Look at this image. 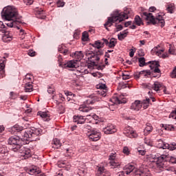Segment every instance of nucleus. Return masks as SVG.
Masks as SVG:
<instances>
[{
    "label": "nucleus",
    "instance_id": "obj_1",
    "mask_svg": "<svg viewBox=\"0 0 176 176\" xmlns=\"http://www.w3.org/2000/svg\"><path fill=\"white\" fill-rule=\"evenodd\" d=\"M130 13H131V10L130 9H127L124 12L115 11L111 14V16L108 18V21L104 24L106 30H108V28H107V25H109V27L112 25V23H121L123 20H127V19H129V16H130Z\"/></svg>",
    "mask_w": 176,
    "mask_h": 176
},
{
    "label": "nucleus",
    "instance_id": "obj_2",
    "mask_svg": "<svg viewBox=\"0 0 176 176\" xmlns=\"http://www.w3.org/2000/svg\"><path fill=\"white\" fill-rule=\"evenodd\" d=\"M1 17L7 21H10V20H20L21 19V16L19 15V12H17V10L10 6L5 7L3 9Z\"/></svg>",
    "mask_w": 176,
    "mask_h": 176
},
{
    "label": "nucleus",
    "instance_id": "obj_3",
    "mask_svg": "<svg viewBox=\"0 0 176 176\" xmlns=\"http://www.w3.org/2000/svg\"><path fill=\"white\" fill-rule=\"evenodd\" d=\"M152 159H153V160L151 162L156 163L157 167H159V168H162L163 166H164V162H168V160H169V162L172 164H176V157H170L168 155L162 154L161 155H153Z\"/></svg>",
    "mask_w": 176,
    "mask_h": 176
},
{
    "label": "nucleus",
    "instance_id": "obj_4",
    "mask_svg": "<svg viewBox=\"0 0 176 176\" xmlns=\"http://www.w3.org/2000/svg\"><path fill=\"white\" fill-rule=\"evenodd\" d=\"M41 135V131L38 129L33 128L32 129H27L25 131L23 135V140L25 141H38L39 140V136Z\"/></svg>",
    "mask_w": 176,
    "mask_h": 176
},
{
    "label": "nucleus",
    "instance_id": "obj_5",
    "mask_svg": "<svg viewBox=\"0 0 176 176\" xmlns=\"http://www.w3.org/2000/svg\"><path fill=\"white\" fill-rule=\"evenodd\" d=\"M142 17H144V19H146L147 21H150V23H152L153 25H155V24H161L162 28H163V27L164 26V19H163V16H162V15L160 14L155 18L153 14L151 12H143Z\"/></svg>",
    "mask_w": 176,
    "mask_h": 176
},
{
    "label": "nucleus",
    "instance_id": "obj_6",
    "mask_svg": "<svg viewBox=\"0 0 176 176\" xmlns=\"http://www.w3.org/2000/svg\"><path fill=\"white\" fill-rule=\"evenodd\" d=\"M8 142L12 146L11 150L13 152H18L20 147L23 145L21 143L23 142V139L19 138V136H12L8 139Z\"/></svg>",
    "mask_w": 176,
    "mask_h": 176
},
{
    "label": "nucleus",
    "instance_id": "obj_7",
    "mask_svg": "<svg viewBox=\"0 0 176 176\" xmlns=\"http://www.w3.org/2000/svg\"><path fill=\"white\" fill-rule=\"evenodd\" d=\"M124 173L126 175H131V176H140L141 170L135 168L133 164H127L124 167Z\"/></svg>",
    "mask_w": 176,
    "mask_h": 176
},
{
    "label": "nucleus",
    "instance_id": "obj_8",
    "mask_svg": "<svg viewBox=\"0 0 176 176\" xmlns=\"http://www.w3.org/2000/svg\"><path fill=\"white\" fill-rule=\"evenodd\" d=\"M157 146L160 149H168L169 151H175L176 143L173 142L172 144H168V143L162 140V139H160L157 143Z\"/></svg>",
    "mask_w": 176,
    "mask_h": 176
},
{
    "label": "nucleus",
    "instance_id": "obj_9",
    "mask_svg": "<svg viewBox=\"0 0 176 176\" xmlns=\"http://www.w3.org/2000/svg\"><path fill=\"white\" fill-rule=\"evenodd\" d=\"M144 86H145L146 89H149V90H151V89H153V90H155V91H160V90H163L164 93L166 94V91H167L166 89V87H164L163 84L157 81H155L153 85H151L149 83L144 84Z\"/></svg>",
    "mask_w": 176,
    "mask_h": 176
},
{
    "label": "nucleus",
    "instance_id": "obj_10",
    "mask_svg": "<svg viewBox=\"0 0 176 176\" xmlns=\"http://www.w3.org/2000/svg\"><path fill=\"white\" fill-rule=\"evenodd\" d=\"M18 152H19V156L22 160H25L26 159L31 157V149H30L28 147L23 146V144L20 146Z\"/></svg>",
    "mask_w": 176,
    "mask_h": 176
},
{
    "label": "nucleus",
    "instance_id": "obj_11",
    "mask_svg": "<svg viewBox=\"0 0 176 176\" xmlns=\"http://www.w3.org/2000/svg\"><path fill=\"white\" fill-rule=\"evenodd\" d=\"M87 136L91 140V141H98L101 138V133L96 129L90 130Z\"/></svg>",
    "mask_w": 176,
    "mask_h": 176
},
{
    "label": "nucleus",
    "instance_id": "obj_12",
    "mask_svg": "<svg viewBox=\"0 0 176 176\" xmlns=\"http://www.w3.org/2000/svg\"><path fill=\"white\" fill-rule=\"evenodd\" d=\"M124 134L129 138H137L138 137V134L133 130V128L130 126H126L124 129Z\"/></svg>",
    "mask_w": 176,
    "mask_h": 176
},
{
    "label": "nucleus",
    "instance_id": "obj_13",
    "mask_svg": "<svg viewBox=\"0 0 176 176\" xmlns=\"http://www.w3.org/2000/svg\"><path fill=\"white\" fill-rule=\"evenodd\" d=\"M102 131L104 133V134H113V133H116L117 129L115 125L108 124L106 127L103 128Z\"/></svg>",
    "mask_w": 176,
    "mask_h": 176
},
{
    "label": "nucleus",
    "instance_id": "obj_14",
    "mask_svg": "<svg viewBox=\"0 0 176 176\" xmlns=\"http://www.w3.org/2000/svg\"><path fill=\"white\" fill-rule=\"evenodd\" d=\"M73 121L74 123H77V124H84L87 122V119L85 118L83 116H74L73 117Z\"/></svg>",
    "mask_w": 176,
    "mask_h": 176
},
{
    "label": "nucleus",
    "instance_id": "obj_15",
    "mask_svg": "<svg viewBox=\"0 0 176 176\" xmlns=\"http://www.w3.org/2000/svg\"><path fill=\"white\" fill-rule=\"evenodd\" d=\"M151 69H153V72L155 74H160V65L159 64V61L153 60L151 62V64L149 65Z\"/></svg>",
    "mask_w": 176,
    "mask_h": 176
},
{
    "label": "nucleus",
    "instance_id": "obj_16",
    "mask_svg": "<svg viewBox=\"0 0 176 176\" xmlns=\"http://www.w3.org/2000/svg\"><path fill=\"white\" fill-rule=\"evenodd\" d=\"M98 176H111V173L107 170V169L104 168V167H98L97 170Z\"/></svg>",
    "mask_w": 176,
    "mask_h": 176
},
{
    "label": "nucleus",
    "instance_id": "obj_17",
    "mask_svg": "<svg viewBox=\"0 0 176 176\" xmlns=\"http://www.w3.org/2000/svg\"><path fill=\"white\" fill-rule=\"evenodd\" d=\"M2 41L3 42L7 43L10 42L13 39V36L12 33H10L8 31H6L3 33Z\"/></svg>",
    "mask_w": 176,
    "mask_h": 176
},
{
    "label": "nucleus",
    "instance_id": "obj_18",
    "mask_svg": "<svg viewBox=\"0 0 176 176\" xmlns=\"http://www.w3.org/2000/svg\"><path fill=\"white\" fill-rule=\"evenodd\" d=\"M142 108V105L141 104L140 100H135L132 104L131 105V109L133 111H138L140 109Z\"/></svg>",
    "mask_w": 176,
    "mask_h": 176
},
{
    "label": "nucleus",
    "instance_id": "obj_19",
    "mask_svg": "<svg viewBox=\"0 0 176 176\" xmlns=\"http://www.w3.org/2000/svg\"><path fill=\"white\" fill-rule=\"evenodd\" d=\"M8 22L6 23V25L8 27H10V28H12V27H16L18 30H20V28H19V26L17 25L18 23H20L19 19L16 20H10V21H8Z\"/></svg>",
    "mask_w": 176,
    "mask_h": 176
},
{
    "label": "nucleus",
    "instance_id": "obj_20",
    "mask_svg": "<svg viewBox=\"0 0 176 176\" xmlns=\"http://www.w3.org/2000/svg\"><path fill=\"white\" fill-rule=\"evenodd\" d=\"M65 67L67 68H78V65L76 60H69L67 63H65Z\"/></svg>",
    "mask_w": 176,
    "mask_h": 176
},
{
    "label": "nucleus",
    "instance_id": "obj_21",
    "mask_svg": "<svg viewBox=\"0 0 176 176\" xmlns=\"http://www.w3.org/2000/svg\"><path fill=\"white\" fill-rule=\"evenodd\" d=\"M37 115L41 116V118H42V119H43V120H44V122H49V120H50V117L49 116V114H47L46 112L38 111L37 113Z\"/></svg>",
    "mask_w": 176,
    "mask_h": 176
},
{
    "label": "nucleus",
    "instance_id": "obj_22",
    "mask_svg": "<svg viewBox=\"0 0 176 176\" xmlns=\"http://www.w3.org/2000/svg\"><path fill=\"white\" fill-rule=\"evenodd\" d=\"M78 110L80 111V112H82L84 113H87L90 112V111H91V107H89L86 106V104H83L80 105Z\"/></svg>",
    "mask_w": 176,
    "mask_h": 176
},
{
    "label": "nucleus",
    "instance_id": "obj_23",
    "mask_svg": "<svg viewBox=\"0 0 176 176\" xmlns=\"http://www.w3.org/2000/svg\"><path fill=\"white\" fill-rule=\"evenodd\" d=\"M152 130H153V127H152V125L149 123H147L144 130V135H148V134H151V133L152 132Z\"/></svg>",
    "mask_w": 176,
    "mask_h": 176
},
{
    "label": "nucleus",
    "instance_id": "obj_24",
    "mask_svg": "<svg viewBox=\"0 0 176 176\" xmlns=\"http://www.w3.org/2000/svg\"><path fill=\"white\" fill-rule=\"evenodd\" d=\"M73 57H74V58H76V61H80V60H82V58H83V53L82 52V51H76Z\"/></svg>",
    "mask_w": 176,
    "mask_h": 176
},
{
    "label": "nucleus",
    "instance_id": "obj_25",
    "mask_svg": "<svg viewBox=\"0 0 176 176\" xmlns=\"http://www.w3.org/2000/svg\"><path fill=\"white\" fill-rule=\"evenodd\" d=\"M93 47H95V49H101L104 47V43L102 41L98 40L94 42V44H92Z\"/></svg>",
    "mask_w": 176,
    "mask_h": 176
},
{
    "label": "nucleus",
    "instance_id": "obj_26",
    "mask_svg": "<svg viewBox=\"0 0 176 176\" xmlns=\"http://www.w3.org/2000/svg\"><path fill=\"white\" fill-rule=\"evenodd\" d=\"M30 175H34V174H41V171L39 168L34 167L28 170Z\"/></svg>",
    "mask_w": 176,
    "mask_h": 176
},
{
    "label": "nucleus",
    "instance_id": "obj_27",
    "mask_svg": "<svg viewBox=\"0 0 176 176\" xmlns=\"http://www.w3.org/2000/svg\"><path fill=\"white\" fill-rule=\"evenodd\" d=\"M32 79H34V76L30 74L25 75L23 79V83H32Z\"/></svg>",
    "mask_w": 176,
    "mask_h": 176
},
{
    "label": "nucleus",
    "instance_id": "obj_28",
    "mask_svg": "<svg viewBox=\"0 0 176 176\" xmlns=\"http://www.w3.org/2000/svg\"><path fill=\"white\" fill-rule=\"evenodd\" d=\"M127 34H129V32L127 31V30H124V31L121 32L120 33H119L118 34V38L119 41H123V39H124V38H126V36H127Z\"/></svg>",
    "mask_w": 176,
    "mask_h": 176
},
{
    "label": "nucleus",
    "instance_id": "obj_29",
    "mask_svg": "<svg viewBox=\"0 0 176 176\" xmlns=\"http://www.w3.org/2000/svg\"><path fill=\"white\" fill-rule=\"evenodd\" d=\"M148 64H152V61H148V63L145 62V58L141 57L139 58V67H145Z\"/></svg>",
    "mask_w": 176,
    "mask_h": 176
},
{
    "label": "nucleus",
    "instance_id": "obj_30",
    "mask_svg": "<svg viewBox=\"0 0 176 176\" xmlns=\"http://www.w3.org/2000/svg\"><path fill=\"white\" fill-rule=\"evenodd\" d=\"M23 129H25V128H24L23 126H20L18 124H16L12 126L11 130L12 131H14V133H19L20 131H23Z\"/></svg>",
    "mask_w": 176,
    "mask_h": 176
},
{
    "label": "nucleus",
    "instance_id": "obj_31",
    "mask_svg": "<svg viewBox=\"0 0 176 176\" xmlns=\"http://www.w3.org/2000/svg\"><path fill=\"white\" fill-rule=\"evenodd\" d=\"M25 91L26 93H31V91H32V82H25Z\"/></svg>",
    "mask_w": 176,
    "mask_h": 176
},
{
    "label": "nucleus",
    "instance_id": "obj_32",
    "mask_svg": "<svg viewBox=\"0 0 176 176\" xmlns=\"http://www.w3.org/2000/svg\"><path fill=\"white\" fill-rule=\"evenodd\" d=\"M149 101H151L149 98H146L141 102V105L143 107V109H146L148 107H149Z\"/></svg>",
    "mask_w": 176,
    "mask_h": 176
},
{
    "label": "nucleus",
    "instance_id": "obj_33",
    "mask_svg": "<svg viewBox=\"0 0 176 176\" xmlns=\"http://www.w3.org/2000/svg\"><path fill=\"white\" fill-rule=\"evenodd\" d=\"M52 99L55 100V101L56 102V104H58V100H61V101H64V100H65V98L63 96V94H59L57 96H56V95L53 96Z\"/></svg>",
    "mask_w": 176,
    "mask_h": 176
},
{
    "label": "nucleus",
    "instance_id": "obj_34",
    "mask_svg": "<svg viewBox=\"0 0 176 176\" xmlns=\"http://www.w3.org/2000/svg\"><path fill=\"white\" fill-rule=\"evenodd\" d=\"M116 43H118V42L116 41V38H113L110 39L107 46L108 47H110L111 49H112L116 46Z\"/></svg>",
    "mask_w": 176,
    "mask_h": 176
},
{
    "label": "nucleus",
    "instance_id": "obj_35",
    "mask_svg": "<svg viewBox=\"0 0 176 176\" xmlns=\"http://www.w3.org/2000/svg\"><path fill=\"white\" fill-rule=\"evenodd\" d=\"M134 23L136 24V25H142L144 23L142 22V19H141V17L138 15H136L134 19Z\"/></svg>",
    "mask_w": 176,
    "mask_h": 176
},
{
    "label": "nucleus",
    "instance_id": "obj_36",
    "mask_svg": "<svg viewBox=\"0 0 176 176\" xmlns=\"http://www.w3.org/2000/svg\"><path fill=\"white\" fill-rule=\"evenodd\" d=\"M113 100L114 101V104H126V100L124 99H122V98L114 97Z\"/></svg>",
    "mask_w": 176,
    "mask_h": 176
},
{
    "label": "nucleus",
    "instance_id": "obj_37",
    "mask_svg": "<svg viewBox=\"0 0 176 176\" xmlns=\"http://www.w3.org/2000/svg\"><path fill=\"white\" fill-rule=\"evenodd\" d=\"M61 146V142H60V140L55 138L54 139V146L52 148H54L55 149H58Z\"/></svg>",
    "mask_w": 176,
    "mask_h": 176
},
{
    "label": "nucleus",
    "instance_id": "obj_38",
    "mask_svg": "<svg viewBox=\"0 0 176 176\" xmlns=\"http://www.w3.org/2000/svg\"><path fill=\"white\" fill-rule=\"evenodd\" d=\"M109 164L111 166V168H118V167H120V163L118 162V160L110 161Z\"/></svg>",
    "mask_w": 176,
    "mask_h": 176
},
{
    "label": "nucleus",
    "instance_id": "obj_39",
    "mask_svg": "<svg viewBox=\"0 0 176 176\" xmlns=\"http://www.w3.org/2000/svg\"><path fill=\"white\" fill-rule=\"evenodd\" d=\"M89 58L92 60L93 63H96V61L100 60V55L98 54H93L89 56Z\"/></svg>",
    "mask_w": 176,
    "mask_h": 176
},
{
    "label": "nucleus",
    "instance_id": "obj_40",
    "mask_svg": "<svg viewBox=\"0 0 176 176\" xmlns=\"http://www.w3.org/2000/svg\"><path fill=\"white\" fill-rule=\"evenodd\" d=\"M8 155V152H6V150L5 149V147L2 146V144H0V157L2 156L3 157H5Z\"/></svg>",
    "mask_w": 176,
    "mask_h": 176
},
{
    "label": "nucleus",
    "instance_id": "obj_41",
    "mask_svg": "<svg viewBox=\"0 0 176 176\" xmlns=\"http://www.w3.org/2000/svg\"><path fill=\"white\" fill-rule=\"evenodd\" d=\"M5 63H6V58L4 56L0 61V69L1 72H3V69H5Z\"/></svg>",
    "mask_w": 176,
    "mask_h": 176
},
{
    "label": "nucleus",
    "instance_id": "obj_42",
    "mask_svg": "<svg viewBox=\"0 0 176 176\" xmlns=\"http://www.w3.org/2000/svg\"><path fill=\"white\" fill-rule=\"evenodd\" d=\"M82 41H83V42H87V41H89V33L87 32H82Z\"/></svg>",
    "mask_w": 176,
    "mask_h": 176
},
{
    "label": "nucleus",
    "instance_id": "obj_43",
    "mask_svg": "<svg viewBox=\"0 0 176 176\" xmlns=\"http://www.w3.org/2000/svg\"><path fill=\"white\" fill-rule=\"evenodd\" d=\"M140 74L142 75V76H151V71L149 70L140 71Z\"/></svg>",
    "mask_w": 176,
    "mask_h": 176
},
{
    "label": "nucleus",
    "instance_id": "obj_44",
    "mask_svg": "<svg viewBox=\"0 0 176 176\" xmlns=\"http://www.w3.org/2000/svg\"><path fill=\"white\" fill-rule=\"evenodd\" d=\"M66 153H67L66 156L67 157H71V156H73V155H74V151L71 148H67Z\"/></svg>",
    "mask_w": 176,
    "mask_h": 176
},
{
    "label": "nucleus",
    "instance_id": "obj_45",
    "mask_svg": "<svg viewBox=\"0 0 176 176\" xmlns=\"http://www.w3.org/2000/svg\"><path fill=\"white\" fill-rule=\"evenodd\" d=\"M0 32H2V34L6 32V26H5L2 21H0Z\"/></svg>",
    "mask_w": 176,
    "mask_h": 176
},
{
    "label": "nucleus",
    "instance_id": "obj_46",
    "mask_svg": "<svg viewBox=\"0 0 176 176\" xmlns=\"http://www.w3.org/2000/svg\"><path fill=\"white\" fill-rule=\"evenodd\" d=\"M159 47H155L154 48H153V50H152V52H153V50H155V54L157 55V56H160L161 54H162V53H163L164 52V50H158L157 51V48H158Z\"/></svg>",
    "mask_w": 176,
    "mask_h": 176
},
{
    "label": "nucleus",
    "instance_id": "obj_47",
    "mask_svg": "<svg viewBox=\"0 0 176 176\" xmlns=\"http://www.w3.org/2000/svg\"><path fill=\"white\" fill-rule=\"evenodd\" d=\"M87 118H92L94 120H100V117L96 114H89L87 115Z\"/></svg>",
    "mask_w": 176,
    "mask_h": 176
},
{
    "label": "nucleus",
    "instance_id": "obj_48",
    "mask_svg": "<svg viewBox=\"0 0 176 176\" xmlns=\"http://www.w3.org/2000/svg\"><path fill=\"white\" fill-rule=\"evenodd\" d=\"M166 9L168 13H173V12L174 11V5L173 4L168 5Z\"/></svg>",
    "mask_w": 176,
    "mask_h": 176
},
{
    "label": "nucleus",
    "instance_id": "obj_49",
    "mask_svg": "<svg viewBox=\"0 0 176 176\" xmlns=\"http://www.w3.org/2000/svg\"><path fill=\"white\" fill-rule=\"evenodd\" d=\"M109 159L110 162L116 161V153H111L109 155Z\"/></svg>",
    "mask_w": 176,
    "mask_h": 176
},
{
    "label": "nucleus",
    "instance_id": "obj_50",
    "mask_svg": "<svg viewBox=\"0 0 176 176\" xmlns=\"http://www.w3.org/2000/svg\"><path fill=\"white\" fill-rule=\"evenodd\" d=\"M56 5L58 8H63L64 5H65V2H64L63 0H59L57 1Z\"/></svg>",
    "mask_w": 176,
    "mask_h": 176
},
{
    "label": "nucleus",
    "instance_id": "obj_51",
    "mask_svg": "<svg viewBox=\"0 0 176 176\" xmlns=\"http://www.w3.org/2000/svg\"><path fill=\"white\" fill-rule=\"evenodd\" d=\"M99 94L102 96V97L107 96V89H100Z\"/></svg>",
    "mask_w": 176,
    "mask_h": 176
},
{
    "label": "nucleus",
    "instance_id": "obj_52",
    "mask_svg": "<svg viewBox=\"0 0 176 176\" xmlns=\"http://www.w3.org/2000/svg\"><path fill=\"white\" fill-rule=\"evenodd\" d=\"M122 152L124 155H130V150H129V147L127 146L123 148Z\"/></svg>",
    "mask_w": 176,
    "mask_h": 176
},
{
    "label": "nucleus",
    "instance_id": "obj_53",
    "mask_svg": "<svg viewBox=\"0 0 176 176\" xmlns=\"http://www.w3.org/2000/svg\"><path fill=\"white\" fill-rule=\"evenodd\" d=\"M58 109L59 113H64V112H65V111L64 110V107H63V105L58 106Z\"/></svg>",
    "mask_w": 176,
    "mask_h": 176
},
{
    "label": "nucleus",
    "instance_id": "obj_54",
    "mask_svg": "<svg viewBox=\"0 0 176 176\" xmlns=\"http://www.w3.org/2000/svg\"><path fill=\"white\" fill-rule=\"evenodd\" d=\"M98 89H100V90H107V85L105 84H100Z\"/></svg>",
    "mask_w": 176,
    "mask_h": 176
},
{
    "label": "nucleus",
    "instance_id": "obj_55",
    "mask_svg": "<svg viewBox=\"0 0 176 176\" xmlns=\"http://www.w3.org/2000/svg\"><path fill=\"white\" fill-rule=\"evenodd\" d=\"M100 42H102L103 43V46H104V45H106V46H108V45L109 43V41L107 38H102Z\"/></svg>",
    "mask_w": 176,
    "mask_h": 176
},
{
    "label": "nucleus",
    "instance_id": "obj_56",
    "mask_svg": "<svg viewBox=\"0 0 176 176\" xmlns=\"http://www.w3.org/2000/svg\"><path fill=\"white\" fill-rule=\"evenodd\" d=\"M140 176H152L151 175V173H149V172H142V171H140Z\"/></svg>",
    "mask_w": 176,
    "mask_h": 176
},
{
    "label": "nucleus",
    "instance_id": "obj_57",
    "mask_svg": "<svg viewBox=\"0 0 176 176\" xmlns=\"http://www.w3.org/2000/svg\"><path fill=\"white\" fill-rule=\"evenodd\" d=\"M122 79L124 80H127V79H130V75L122 73Z\"/></svg>",
    "mask_w": 176,
    "mask_h": 176
},
{
    "label": "nucleus",
    "instance_id": "obj_58",
    "mask_svg": "<svg viewBox=\"0 0 176 176\" xmlns=\"http://www.w3.org/2000/svg\"><path fill=\"white\" fill-rule=\"evenodd\" d=\"M49 94H53L54 93V88L53 87H49L47 89Z\"/></svg>",
    "mask_w": 176,
    "mask_h": 176
},
{
    "label": "nucleus",
    "instance_id": "obj_59",
    "mask_svg": "<svg viewBox=\"0 0 176 176\" xmlns=\"http://www.w3.org/2000/svg\"><path fill=\"white\" fill-rule=\"evenodd\" d=\"M23 2L25 5H32L34 0H23Z\"/></svg>",
    "mask_w": 176,
    "mask_h": 176
},
{
    "label": "nucleus",
    "instance_id": "obj_60",
    "mask_svg": "<svg viewBox=\"0 0 176 176\" xmlns=\"http://www.w3.org/2000/svg\"><path fill=\"white\" fill-rule=\"evenodd\" d=\"M91 122H89L88 124H85V128L87 129V130H91Z\"/></svg>",
    "mask_w": 176,
    "mask_h": 176
},
{
    "label": "nucleus",
    "instance_id": "obj_61",
    "mask_svg": "<svg viewBox=\"0 0 176 176\" xmlns=\"http://www.w3.org/2000/svg\"><path fill=\"white\" fill-rule=\"evenodd\" d=\"M116 32L122 31L123 30V26L122 25H116Z\"/></svg>",
    "mask_w": 176,
    "mask_h": 176
},
{
    "label": "nucleus",
    "instance_id": "obj_62",
    "mask_svg": "<svg viewBox=\"0 0 176 176\" xmlns=\"http://www.w3.org/2000/svg\"><path fill=\"white\" fill-rule=\"evenodd\" d=\"M165 130H174V126L173 125H166Z\"/></svg>",
    "mask_w": 176,
    "mask_h": 176
},
{
    "label": "nucleus",
    "instance_id": "obj_63",
    "mask_svg": "<svg viewBox=\"0 0 176 176\" xmlns=\"http://www.w3.org/2000/svg\"><path fill=\"white\" fill-rule=\"evenodd\" d=\"M28 56H30V57H34V56H35V52L30 50L28 52Z\"/></svg>",
    "mask_w": 176,
    "mask_h": 176
},
{
    "label": "nucleus",
    "instance_id": "obj_64",
    "mask_svg": "<svg viewBox=\"0 0 176 176\" xmlns=\"http://www.w3.org/2000/svg\"><path fill=\"white\" fill-rule=\"evenodd\" d=\"M124 171H120L116 173V176H124Z\"/></svg>",
    "mask_w": 176,
    "mask_h": 176
}]
</instances>
